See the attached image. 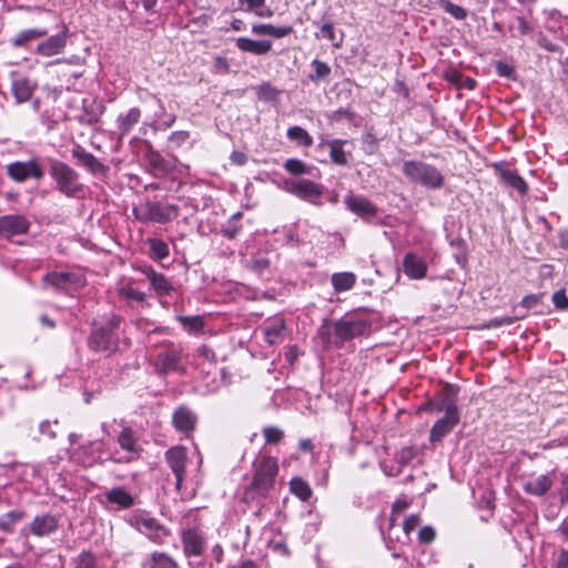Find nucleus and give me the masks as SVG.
Returning <instances> with one entry per match:
<instances>
[{
	"label": "nucleus",
	"instance_id": "nucleus-6",
	"mask_svg": "<svg viewBox=\"0 0 568 568\" xmlns=\"http://www.w3.org/2000/svg\"><path fill=\"white\" fill-rule=\"evenodd\" d=\"M129 524L155 544H163L170 535V530L146 511L133 513Z\"/></svg>",
	"mask_w": 568,
	"mask_h": 568
},
{
	"label": "nucleus",
	"instance_id": "nucleus-34",
	"mask_svg": "<svg viewBox=\"0 0 568 568\" xmlns=\"http://www.w3.org/2000/svg\"><path fill=\"white\" fill-rule=\"evenodd\" d=\"M286 135L291 141H294L298 145H302L304 148H310L313 145V138L302 126H298V125L290 126L287 129Z\"/></svg>",
	"mask_w": 568,
	"mask_h": 568
},
{
	"label": "nucleus",
	"instance_id": "nucleus-19",
	"mask_svg": "<svg viewBox=\"0 0 568 568\" xmlns=\"http://www.w3.org/2000/svg\"><path fill=\"white\" fill-rule=\"evenodd\" d=\"M29 230V222L22 215L0 216V233L12 236L24 234Z\"/></svg>",
	"mask_w": 568,
	"mask_h": 568
},
{
	"label": "nucleus",
	"instance_id": "nucleus-48",
	"mask_svg": "<svg viewBox=\"0 0 568 568\" xmlns=\"http://www.w3.org/2000/svg\"><path fill=\"white\" fill-rule=\"evenodd\" d=\"M444 10L456 20H465L467 18V10L458 4L446 2L444 4Z\"/></svg>",
	"mask_w": 568,
	"mask_h": 568
},
{
	"label": "nucleus",
	"instance_id": "nucleus-8",
	"mask_svg": "<svg viewBox=\"0 0 568 568\" xmlns=\"http://www.w3.org/2000/svg\"><path fill=\"white\" fill-rule=\"evenodd\" d=\"M371 322L357 315H346L334 325L335 335L343 342L367 334Z\"/></svg>",
	"mask_w": 568,
	"mask_h": 568
},
{
	"label": "nucleus",
	"instance_id": "nucleus-23",
	"mask_svg": "<svg viewBox=\"0 0 568 568\" xmlns=\"http://www.w3.org/2000/svg\"><path fill=\"white\" fill-rule=\"evenodd\" d=\"M81 278L77 276L73 273H65V272H53L50 274H47L43 277V283L49 284L57 290L68 292L71 284H79Z\"/></svg>",
	"mask_w": 568,
	"mask_h": 568
},
{
	"label": "nucleus",
	"instance_id": "nucleus-53",
	"mask_svg": "<svg viewBox=\"0 0 568 568\" xmlns=\"http://www.w3.org/2000/svg\"><path fill=\"white\" fill-rule=\"evenodd\" d=\"M420 523V517L417 514L410 515L403 523V530L409 535Z\"/></svg>",
	"mask_w": 568,
	"mask_h": 568
},
{
	"label": "nucleus",
	"instance_id": "nucleus-54",
	"mask_svg": "<svg viewBox=\"0 0 568 568\" xmlns=\"http://www.w3.org/2000/svg\"><path fill=\"white\" fill-rule=\"evenodd\" d=\"M540 302H541V295L531 294V295L525 296L521 300L520 305H521V307L529 310V308H534L537 305H539Z\"/></svg>",
	"mask_w": 568,
	"mask_h": 568
},
{
	"label": "nucleus",
	"instance_id": "nucleus-30",
	"mask_svg": "<svg viewBox=\"0 0 568 568\" xmlns=\"http://www.w3.org/2000/svg\"><path fill=\"white\" fill-rule=\"evenodd\" d=\"M252 32L256 36H271L276 39L284 38L293 32L291 26L275 27L273 24H253Z\"/></svg>",
	"mask_w": 568,
	"mask_h": 568
},
{
	"label": "nucleus",
	"instance_id": "nucleus-22",
	"mask_svg": "<svg viewBox=\"0 0 568 568\" xmlns=\"http://www.w3.org/2000/svg\"><path fill=\"white\" fill-rule=\"evenodd\" d=\"M58 518L52 515L37 516L30 523V531L37 537H44L58 529Z\"/></svg>",
	"mask_w": 568,
	"mask_h": 568
},
{
	"label": "nucleus",
	"instance_id": "nucleus-32",
	"mask_svg": "<svg viewBox=\"0 0 568 568\" xmlns=\"http://www.w3.org/2000/svg\"><path fill=\"white\" fill-rule=\"evenodd\" d=\"M331 282L336 292L349 291L356 283V275L352 272L334 273Z\"/></svg>",
	"mask_w": 568,
	"mask_h": 568
},
{
	"label": "nucleus",
	"instance_id": "nucleus-4",
	"mask_svg": "<svg viewBox=\"0 0 568 568\" xmlns=\"http://www.w3.org/2000/svg\"><path fill=\"white\" fill-rule=\"evenodd\" d=\"M49 174L55 182V189L68 197H75L83 192V184L79 181V173L69 164L60 160H51Z\"/></svg>",
	"mask_w": 568,
	"mask_h": 568
},
{
	"label": "nucleus",
	"instance_id": "nucleus-42",
	"mask_svg": "<svg viewBox=\"0 0 568 568\" xmlns=\"http://www.w3.org/2000/svg\"><path fill=\"white\" fill-rule=\"evenodd\" d=\"M311 65L314 72L308 75V79L314 83L328 78L331 74V67L326 62L315 59Z\"/></svg>",
	"mask_w": 568,
	"mask_h": 568
},
{
	"label": "nucleus",
	"instance_id": "nucleus-60",
	"mask_svg": "<svg viewBox=\"0 0 568 568\" xmlns=\"http://www.w3.org/2000/svg\"><path fill=\"white\" fill-rule=\"evenodd\" d=\"M560 503L568 504V474L562 476L559 489Z\"/></svg>",
	"mask_w": 568,
	"mask_h": 568
},
{
	"label": "nucleus",
	"instance_id": "nucleus-39",
	"mask_svg": "<svg viewBox=\"0 0 568 568\" xmlns=\"http://www.w3.org/2000/svg\"><path fill=\"white\" fill-rule=\"evenodd\" d=\"M146 244L150 247L151 257L156 261L164 260L170 254L168 243L160 239H146Z\"/></svg>",
	"mask_w": 568,
	"mask_h": 568
},
{
	"label": "nucleus",
	"instance_id": "nucleus-29",
	"mask_svg": "<svg viewBox=\"0 0 568 568\" xmlns=\"http://www.w3.org/2000/svg\"><path fill=\"white\" fill-rule=\"evenodd\" d=\"M34 90V84L27 78H18L12 82V93L18 103L27 102Z\"/></svg>",
	"mask_w": 568,
	"mask_h": 568
},
{
	"label": "nucleus",
	"instance_id": "nucleus-11",
	"mask_svg": "<svg viewBox=\"0 0 568 568\" xmlns=\"http://www.w3.org/2000/svg\"><path fill=\"white\" fill-rule=\"evenodd\" d=\"M183 551L187 557H200L206 549V540L202 531L196 528H189L181 535Z\"/></svg>",
	"mask_w": 568,
	"mask_h": 568
},
{
	"label": "nucleus",
	"instance_id": "nucleus-33",
	"mask_svg": "<svg viewBox=\"0 0 568 568\" xmlns=\"http://www.w3.org/2000/svg\"><path fill=\"white\" fill-rule=\"evenodd\" d=\"M48 31L45 29H29L19 32L12 40L11 43L13 47H24L28 42L33 41L38 38L47 36Z\"/></svg>",
	"mask_w": 568,
	"mask_h": 568
},
{
	"label": "nucleus",
	"instance_id": "nucleus-28",
	"mask_svg": "<svg viewBox=\"0 0 568 568\" xmlns=\"http://www.w3.org/2000/svg\"><path fill=\"white\" fill-rule=\"evenodd\" d=\"M116 291L119 296L128 302H135L142 306L148 305L146 294L130 283L119 284Z\"/></svg>",
	"mask_w": 568,
	"mask_h": 568
},
{
	"label": "nucleus",
	"instance_id": "nucleus-35",
	"mask_svg": "<svg viewBox=\"0 0 568 568\" xmlns=\"http://www.w3.org/2000/svg\"><path fill=\"white\" fill-rule=\"evenodd\" d=\"M346 143L344 140L335 139L327 142L329 148V156L331 160L337 165H346L347 156L343 149V145Z\"/></svg>",
	"mask_w": 568,
	"mask_h": 568
},
{
	"label": "nucleus",
	"instance_id": "nucleus-18",
	"mask_svg": "<svg viewBox=\"0 0 568 568\" xmlns=\"http://www.w3.org/2000/svg\"><path fill=\"white\" fill-rule=\"evenodd\" d=\"M345 204L349 211L366 220L377 213V207L364 196L348 195L345 197Z\"/></svg>",
	"mask_w": 568,
	"mask_h": 568
},
{
	"label": "nucleus",
	"instance_id": "nucleus-2",
	"mask_svg": "<svg viewBox=\"0 0 568 568\" xmlns=\"http://www.w3.org/2000/svg\"><path fill=\"white\" fill-rule=\"evenodd\" d=\"M122 318L111 315L102 325L92 329L88 345L91 351L113 354L119 348V329Z\"/></svg>",
	"mask_w": 568,
	"mask_h": 568
},
{
	"label": "nucleus",
	"instance_id": "nucleus-45",
	"mask_svg": "<svg viewBox=\"0 0 568 568\" xmlns=\"http://www.w3.org/2000/svg\"><path fill=\"white\" fill-rule=\"evenodd\" d=\"M284 169L295 175L311 174L312 168L306 165L298 159H287L284 163Z\"/></svg>",
	"mask_w": 568,
	"mask_h": 568
},
{
	"label": "nucleus",
	"instance_id": "nucleus-1",
	"mask_svg": "<svg viewBox=\"0 0 568 568\" xmlns=\"http://www.w3.org/2000/svg\"><path fill=\"white\" fill-rule=\"evenodd\" d=\"M437 409L439 412H444L445 414L434 424L430 429L429 440L432 443L440 442L459 423V412L456 405V393L450 386L444 389L443 398L438 403Z\"/></svg>",
	"mask_w": 568,
	"mask_h": 568
},
{
	"label": "nucleus",
	"instance_id": "nucleus-57",
	"mask_svg": "<svg viewBox=\"0 0 568 568\" xmlns=\"http://www.w3.org/2000/svg\"><path fill=\"white\" fill-rule=\"evenodd\" d=\"M190 138V133L187 131H174L169 136V140L175 145H182Z\"/></svg>",
	"mask_w": 568,
	"mask_h": 568
},
{
	"label": "nucleus",
	"instance_id": "nucleus-12",
	"mask_svg": "<svg viewBox=\"0 0 568 568\" xmlns=\"http://www.w3.org/2000/svg\"><path fill=\"white\" fill-rule=\"evenodd\" d=\"M285 184L290 193L306 201H313L323 194V187L311 180H292Z\"/></svg>",
	"mask_w": 568,
	"mask_h": 568
},
{
	"label": "nucleus",
	"instance_id": "nucleus-20",
	"mask_svg": "<svg viewBox=\"0 0 568 568\" xmlns=\"http://www.w3.org/2000/svg\"><path fill=\"white\" fill-rule=\"evenodd\" d=\"M285 321L282 317L270 318L262 326L265 341L270 345L281 343L285 337Z\"/></svg>",
	"mask_w": 568,
	"mask_h": 568
},
{
	"label": "nucleus",
	"instance_id": "nucleus-7",
	"mask_svg": "<svg viewBox=\"0 0 568 568\" xmlns=\"http://www.w3.org/2000/svg\"><path fill=\"white\" fill-rule=\"evenodd\" d=\"M133 215L143 223L156 222L168 223L179 215V209L173 204H162L160 202H145L133 209Z\"/></svg>",
	"mask_w": 568,
	"mask_h": 568
},
{
	"label": "nucleus",
	"instance_id": "nucleus-15",
	"mask_svg": "<svg viewBox=\"0 0 568 568\" xmlns=\"http://www.w3.org/2000/svg\"><path fill=\"white\" fill-rule=\"evenodd\" d=\"M139 271L150 282L156 295L168 296L174 291L172 283L162 273H158L152 266L144 265L140 267Z\"/></svg>",
	"mask_w": 568,
	"mask_h": 568
},
{
	"label": "nucleus",
	"instance_id": "nucleus-36",
	"mask_svg": "<svg viewBox=\"0 0 568 568\" xmlns=\"http://www.w3.org/2000/svg\"><path fill=\"white\" fill-rule=\"evenodd\" d=\"M118 443L120 447L131 454H136V437L134 432L130 427H124L118 436Z\"/></svg>",
	"mask_w": 568,
	"mask_h": 568
},
{
	"label": "nucleus",
	"instance_id": "nucleus-26",
	"mask_svg": "<svg viewBox=\"0 0 568 568\" xmlns=\"http://www.w3.org/2000/svg\"><path fill=\"white\" fill-rule=\"evenodd\" d=\"M500 179L504 183L518 191L520 194H526L528 185L526 181L518 174L516 170L506 169L503 165H495Z\"/></svg>",
	"mask_w": 568,
	"mask_h": 568
},
{
	"label": "nucleus",
	"instance_id": "nucleus-17",
	"mask_svg": "<svg viewBox=\"0 0 568 568\" xmlns=\"http://www.w3.org/2000/svg\"><path fill=\"white\" fill-rule=\"evenodd\" d=\"M68 37V28L63 26L62 30L41 42L37 47V53L43 57H52L55 54H60L67 44Z\"/></svg>",
	"mask_w": 568,
	"mask_h": 568
},
{
	"label": "nucleus",
	"instance_id": "nucleus-56",
	"mask_svg": "<svg viewBox=\"0 0 568 568\" xmlns=\"http://www.w3.org/2000/svg\"><path fill=\"white\" fill-rule=\"evenodd\" d=\"M552 302L555 306L559 310H565L568 307V297L566 296L564 291H557L552 295Z\"/></svg>",
	"mask_w": 568,
	"mask_h": 568
},
{
	"label": "nucleus",
	"instance_id": "nucleus-61",
	"mask_svg": "<svg viewBox=\"0 0 568 568\" xmlns=\"http://www.w3.org/2000/svg\"><path fill=\"white\" fill-rule=\"evenodd\" d=\"M409 504L410 503L406 498H399L393 504L392 511L400 515L409 507Z\"/></svg>",
	"mask_w": 568,
	"mask_h": 568
},
{
	"label": "nucleus",
	"instance_id": "nucleus-16",
	"mask_svg": "<svg viewBox=\"0 0 568 568\" xmlns=\"http://www.w3.org/2000/svg\"><path fill=\"white\" fill-rule=\"evenodd\" d=\"M196 422V414L186 406H180L173 412V426L178 432L185 436H189L194 430Z\"/></svg>",
	"mask_w": 568,
	"mask_h": 568
},
{
	"label": "nucleus",
	"instance_id": "nucleus-27",
	"mask_svg": "<svg viewBox=\"0 0 568 568\" xmlns=\"http://www.w3.org/2000/svg\"><path fill=\"white\" fill-rule=\"evenodd\" d=\"M108 503L115 505L120 509H128L134 505V497L123 487H114L105 494Z\"/></svg>",
	"mask_w": 568,
	"mask_h": 568
},
{
	"label": "nucleus",
	"instance_id": "nucleus-49",
	"mask_svg": "<svg viewBox=\"0 0 568 568\" xmlns=\"http://www.w3.org/2000/svg\"><path fill=\"white\" fill-rule=\"evenodd\" d=\"M266 0H240V9L245 12H256L257 9L264 7Z\"/></svg>",
	"mask_w": 568,
	"mask_h": 568
},
{
	"label": "nucleus",
	"instance_id": "nucleus-46",
	"mask_svg": "<svg viewBox=\"0 0 568 568\" xmlns=\"http://www.w3.org/2000/svg\"><path fill=\"white\" fill-rule=\"evenodd\" d=\"M320 30H321V36L326 38L327 40H329L334 48L339 49L342 47L343 36L341 37V39L338 41H336L333 22H331V21L324 22L320 27Z\"/></svg>",
	"mask_w": 568,
	"mask_h": 568
},
{
	"label": "nucleus",
	"instance_id": "nucleus-37",
	"mask_svg": "<svg viewBox=\"0 0 568 568\" xmlns=\"http://www.w3.org/2000/svg\"><path fill=\"white\" fill-rule=\"evenodd\" d=\"M23 513L19 510H11L0 516V530L11 534L14 526L23 519Z\"/></svg>",
	"mask_w": 568,
	"mask_h": 568
},
{
	"label": "nucleus",
	"instance_id": "nucleus-3",
	"mask_svg": "<svg viewBox=\"0 0 568 568\" xmlns=\"http://www.w3.org/2000/svg\"><path fill=\"white\" fill-rule=\"evenodd\" d=\"M402 172L410 182L426 189L437 190L444 185L445 179L440 171L423 161H404Z\"/></svg>",
	"mask_w": 568,
	"mask_h": 568
},
{
	"label": "nucleus",
	"instance_id": "nucleus-10",
	"mask_svg": "<svg viewBox=\"0 0 568 568\" xmlns=\"http://www.w3.org/2000/svg\"><path fill=\"white\" fill-rule=\"evenodd\" d=\"M181 359L182 349L180 347L171 346L158 354L156 369L162 375H166L172 372L184 374L185 368L181 364Z\"/></svg>",
	"mask_w": 568,
	"mask_h": 568
},
{
	"label": "nucleus",
	"instance_id": "nucleus-31",
	"mask_svg": "<svg viewBox=\"0 0 568 568\" xmlns=\"http://www.w3.org/2000/svg\"><path fill=\"white\" fill-rule=\"evenodd\" d=\"M552 481L547 475H540L525 484V490L535 496L545 495L551 487Z\"/></svg>",
	"mask_w": 568,
	"mask_h": 568
},
{
	"label": "nucleus",
	"instance_id": "nucleus-14",
	"mask_svg": "<svg viewBox=\"0 0 568 568\" xmlns=\"http://www.w3.org/2000/svg\"><path fill=\"white\" fill-rule=\"evenodd\" d=\"M72 158L77 160L78 164L83 165L88 169L92 174H105L109 170L106 165H104L99 159H97L92 153L88 152L80 144L74 145L71 150Z\"/></svg>",
	"mask_w": 568,
	"mask_h": 568
},
{
	"label": "nucleus",
	"instance_id": "nucleus-44",
	"mask_svg": "<svg viewBox=\"0 0 568 568\" xmlns=\"http://www.w3.org/2000/svg\"><path fill=\"white\" fill-rule=\"evenodd\" d=\"M362 150L368 154H375L378 150V139L373 132V129H367L361 136Z\"/></svg>",
	"mask_w": 568,
	"mask_h": 568
},
{
	"label": "nucleus",
	"instance_id": "nucleus-55",
	"mask_svg": "<svg viewBox=\"0 0 568 568\" xmlns=\"http://www.w3.org/2000/svg\"><path fill=\"white\" fill-rule=\"evenodd\" d=\"M415 457V449L413 447H404L398 454V463L407 465Z\"/></svg>",
	"mask_w": 568,
	"mask_h": 568
},
{
	"label": "nucleus",
	"instance_id": "nucleus-24",
	"mask_svg": "<svg viewBox=\"0 0 568 568\" xmlns=\"http://www.w3.org/2000/svg\"><path fill=\"white\" fill-rule=\"evenodd\" d=\"M141 110L139 108H131L125 113H120L116 118V129L119 138H124L132 128L140 122Z\"/></svg>",
	"mask_w": 568,
	"mask_h": 568
},
{
	"label": "nucleus",
	"instance_id": "nucleus-38",
	"mask_svg": "<svg viewBox=\"0 0 568 568\" xmlns=\"http://www.w3.org/2000/svg\"><path fill=\"white\" fill-rule=\"evenodd\" d=\"M290 489L302 501H307L312 497V488L301 477H294L290 481Z\"/></svg>",
	"mask_w": 568,
	"mask_h": 568
},
{
	"label": "nucleus",
	"instance_id": "nucleus-62",
	"mask_svg": "<svg viewBox=\"0 0 568 568\" xmlns=\"http://www.w3.org/2000/svg\"><path fill=\"white\" fill-rule=\"evenodd\" d=\"M230 160L235 165H244L247 162V156L240 151H233L230 155Z\"/></svg>",
	"mask_w": 568,
	"mask_h": 568
},
{
	"label": "nucleus",
	"instance_id": "nucleus-50",
	"mask_svg": "<svg viewBox=\"0 0 568 568\" xmlns=\"http://www.w3.org/2000/svg\"><path fill=\"white\" fill-rule=\"evenodd\" d=\"M554 568H568V549L560 548L554 555Z\"/></svg>",
	"mask_w": 568,
	"mask_h": 568
},
{
	"label": "nucleus",
	"instance_id": "nucleus-43",
	"mask_svg": "<svg viewBox=\"0 0 568 568\" xmlns=\"http://www.w3.org/2000/svg\"><path fill=\"white\" fill-rule=\"evenodd\" d=\"M150 568H178V564L168 554L156 551L151 555Z\"/></svg>",
	"mask_w": 568,
	"mask_h": 568
},
{
	"label": "nucleus",
	"instance_id": "nucleus-63",
	"mask_svg": "<svg viewBox=\"0 0 568 568\" xmlns=\"http://www.w3.org/2000/svg\"><path fill=\"white\" fill-rule=\"evenodd\" d=\"M199 354L201 356H203L205 359L210 361V362H214L215 361V353L213 352L212 348H210L209 346L206 345H202L200 348H199Z\"/></svg>",
	"mask_w": 568,
	"mask_h": 568
},
{
	"label": "nucleus",
	"instance_id": "nucleus-21",
	"mask_svg": "<svg viewBox=\"0 0 568 568\" xmlns=\"http://www.w3.org/2000/svg\"><path fill=\"white\" fill-rule=\"evenodd\" d=\"M404 273L412 280H422L426 276L427 264L415 253H407L403 260Z\"/></svg>",
	"mask_w": 568,
	"mask_h": 568
},
{
	"label": "nucleus",
	"instance_id": "nucleus-64",
	"mask_svg": "<svg viewBox=\"0 0 568 568\" xmlns=\"http://www.w3.org/2000/svg\"><path fill=\"white\" fill-rule=\"evenodd\" d=\"M227 568H258L257 564L252 559H244L234 565H229Z\"/></svg>",
	"mask_w": 568,
	"mask_h": 568
},
{
	"label": "nucleus",
	"instance_id": "nucleus-47",
	"mask_svg": "<svg viewBox=\"0 0 568 568\" xmlns=\"http://www.w3.org/2000/svg\"><path fill=\"white\" fill-rule=\"evenodd\" d=\"M263 436L266 444H278L284 437V432L278 427L267 426L263 429Z\"/></svg>",
	"mask_w": 568,
	"mask_h": 568
},
{
	"label": "nucleus",
	"instance_id": "nucleus-59",
	"mask_svg": "<svg viewBox=\"0 0 568 568\" xmlns=\"http://www.w3.org/2000/svg\"><path fill=\"white\" fill-rule=\"evenodd\" d=\"M277 91L268 83L263 84L258 89L260 97L264 98L265 100L274 99Z\"/></svg>",
	"mask_w": 568,
	"mask_h": 568
},
{
	"label": "nucleus",
	"instance_id": "nucleus-40",
	"mask_svg": "<svg viewBox=\"0 0 568 568\" xmlns=\"http://www.w3.org/2000/svg\"><path fill=\"white\" fill-rule=\"evenodd\" d=\"M178 321L181 323L182 327L190 334L201 333L204 328L203 317L200 315L196 316H178Z\"/></svg>",
	"mask_w": 568,
	"mask_h": 568
},
{
	"label": "nucleus",
	"instance_id": "nucleus-41",
	"mask_svg": "<svg viewBox=\"0 0 568 568\" xmlns=\"http://www.w3.org/2000/svg\"><path fill=\"white\" fill-rule=\"evenodd\" d=\"M74 568H104L91 551H82L73 561Z\"/></svg>",
	"mask_w": 568,
	"mask_h": 568
},
{
	"label": "nucleus",
	"instance_id": "nucleus-52",
	"mask_svg": "<svg viewBox=\"0 0 568 568\" xmlns=\"http://www.w3.org/2000/svg\"><path fill=\"white\" fill-rule=\"evenodd\" d=\"M57 424H58L57 420H54V422L43 420L39 425V432L49 438H54L55 437L54 426H57Z\"/></svg>",
	"mask_w": 568,
	"mask_h": 568
},
{
	"label": "nucleus",
	"instance_id": "nucleus-51",
	"mask_svg": "<svg viewBox=\"0 0 568 568\" xmlns=\"http://www.w3.org/2000/svg\"><path fill=\"white\" fill-rule=\"evenodd\" d=\"M436 537V531L430 526L423 527L418 532V540L423 544H430Z\"/></svg>",
	"mask_w": 568,
	"mask_h": 568
},
{
	"label": "nucleus",
	"instance_id": "nucleus-25",
	"mask_svg": "<svg viewBox=\"0 0 568 568\" xmlns=\"http://www.w3.org/2000/svg\"><path fill=\"white\" fill-rule=\"evenodd\" d=\"M236 47L244 52H248L256 55L266 54L272 49V42L270 40H253L250 38L236 39Z\"/></svg>",
	"mask_w": 568,
	"mask_h": 568
},
{
	"label": "nucleus",
	"instance_id": "nucleus-9",
	"mask_svg": "<svg viewBox=\"0 0 568 568\" xmlns=\"http://www.w3.org/2000/svg\"><path fill=\"white\" fill-rule=\"evenodd\" d=\"M7 173L10 179L18 183H22L31 178L36 180L43 178V170L36 159H31L27 162H12L7 165Z\"/></svg>",
	"mask_w": 568,
	"mask_h": 568
},
{
	"label": "nucleus",
	"instance_id": "nucleus-5",
	"mask_svg": "<svg viewBox=\"0 0 568 568\" xmlns=\"http://www.w3.org/2000/svg\"><path fill=\"white\" fill-rule=\"evenodd\" d=\"M278 471L277 462L273 457H263L255 466V473L248 491H254L258 496H266L274 487L275 478Z\"/></svg>",
	"mask_w": 568,
	"mask_h": 568
},
{
	"label": "nucleus",
	"instance_id": "nucleus-13",
	"mask_svg": "<svg viewBox=\"0 0 568 568\" xmlns=\"http://www.w3.org/2000/svg\"><path fill=\"white\" fill-rule=\"evenodd\" d=\"M165 459L175 476V487L181 489L186 465V449L182 446L170 448L165 453Z\"/></svg>",
	"mask_w": 568,
	"mask_h": 568
},
{
	"label": "nucleus",
	"instance_id": "nucleus-58",
	"mask_svg": "<svg viewBox=\"0 0 568 568\" xmlns=\"http://www.w3.org/2000/svg\"><path fill=\"white\" fill-rule=\"evenodd\" d=\"M496 71L500 77L513 78L515 70L511 65L498 61L496 63Z\"/></svg>",
	"mask_w": 568,
	"mask_h": 568
}]
</instances>
